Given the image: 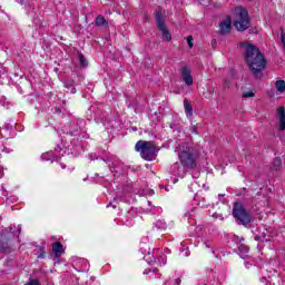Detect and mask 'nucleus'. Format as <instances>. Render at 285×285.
I'll use <instances>...</instances> for the list:
<instances>
[{"label": "nucleus", "instance_id": "nucleus-1", "mask_svg": "<svg viewBox=\"0 0 285 285\" xmlns=\"http://www.w3.org/2000/svg\"><path fill=\"white\" fill-rule=\"evenodd\" d=\"M245 61L256 79H262V71L266 68V58L253 45H246Z\"/></svg>", "mask_w": 285, "mask_h": 285}, {"label": "nucleus", "instance_id": "nucleus-2", "mask_svg": "<svg viewBox=\"0 0 285 285\" xmlns=\"http://www.w3.org/2000/svg\"><path fill=\"white\" fill-rule=\"evenodd\" d=\"M178 158L185 170H193L197 168V158L195 157V149L190 145L179 146Z\"/></svg>", "mask_w": 285, "mask_h": 285}, {"label": "nucleus", "instance_id": "nucleus-3", "mask_svg": "<svg viewBox=\"0 0 285 285\" xmlns=\"http://www.w3.org/2000/svg\"><path fill=\"white\" fill-rule=\"evenodd\" d=\"M135 150L140 153V157L146 161H153L157 158L158 149L154 141L139 140L135 146Z\"/></svg>", "mask_w": 285, "mask_h": 285}, {"label": "nucleus", "instance_id": "nucleus-4", "mask_svg": "<svg viewBox=\"0 0 285 285\" xmlns=\"http://www.w3.org/2000/svg\"><path fill=\"white\" fill-rule=\"evenodd\" d=\"M234 12L236 17L234 26L238 30V32H244V30H248V28H250L248 11H246V9L242 7H237Z\"/></svg>", "mask_w": 285, "mask_h": 285}, {"label": "nucleus", "instance_id": "nucleus-5", "mask_svg": "<svg viewBox=\"0 0 285 285\" xmlns=\"http://www.w3.org/2000/svg\"><path fill=\"white\" fill-rule=\"evenodd\" d=\"M233 215L235 217V219H237V222L239 224H243V226H248V224L252 222L253 217L250 216V214H248L246 212V209L244 208V205H242L240 203H236L234 204L233 207Z\"/></svg>", "mask_w": 285, "mask_h": 285}, {"label": "nucleus", "instance_id": "nucleus-6", "mask_svg": "<svg viewBox=\"0 0 285 285\" xmlns=\"http://www.w3.org/2000/svg\"><path fill=\"white\" fill-rule=\"evenodd\" d=\"M155 17L158 30H160L163 35V39L165 41H170V39H173V36L170 35V32H168V28H166V20L164 19V12L161 8L156 9Z\"/></svg>", "mask_w": 285, "mask_h": 285}, {"label": "nucleus", "instance_id": "nucleus-7", "mask_svg": "<svg viewBox=\"0 0 285 285\" xmlns=\"http://www.w3.org/2000/svg\"><path fill=\"white\" fill-rule=\"evenodd\" d=\"M181 79L186 86H193V75L190 73V69H188V67L181 68Z\"/></svg>", "mask_w": 285, "mask_h": 285}, {"label": "nucleus", "instance_id": "nucleus-8", "mask_svg": "<svg viewBox=\"0 0 285 285\" xmlns=\"http://www.w3.org/2000/svg\"><path fill=\"white\" fill-rule=\"evenodd\" d=\"M219 28H220V35H228V32H230V28H232L230 18H226L225 20H223L219 23Z\"/></svg>", "mask_w": 285, "mask_h": 285}, {"label": "nucleus", "instance_id": "nucleus-9", "mask_svg": "<svg viewBox=\"0 0 285 285\" xmlns=\"http://www.w3.org/2000/svg\"><path fill=\"white\" fill-rule=\"evenodd\" d=\"M277 112H278V119H279L278 130L284 132V130H285V109H284V107H279L277 109Z\"/></svg>", "mask_w": 285, "mask_h": 285}, {"label": "nucleus", "instance_id": "nucleus-10", "mask_svg": "<svg viewBox=\"0 0 285 285\" xmlns=\"http://www.w3.org/2000/svg\"><path fill=\"white\" fill-rule=\"evenodd\" d=\"M184 109L187 117H193V106H190V102L188 101V99L184 100Z\"/></svg>", "mask_w": 285, "mask_h": 285}, {"label": "nucleus", "instance_id": "nucleus-11", "mask_svg": "<svg viewBox=\"0 0 285 285\" xmlns=\"http://www.w3.org/2000/svg\"><path fill=\"white\" fill-rule=\"evenodd\" d=\"M238 255L243 258L246 259L248 256V247L246 245H240L238 247Z\"/></svg>", "mask_w": 285, "mask_h": 285}, {"label": "nucleus", "instance_id": "nucleus-12", "mask_svg": "<svg viewBox=\"0 0 285 285\" xmlns=\"http://www.w3.org/2000/svg\"><path fill=\"white\" fill-rule=\"evenodd\" d=\"M271 168L272 170H279L282 168V158L276 157Z\"/></svg>", "mask_w": 285, "mask_h": 285}, {"label": "nucleus", "instance_id": "nucleus-13", "mask_svg": "<svg viewBox=\"0 0 285 285\" xmlns=\"http://www.w3.org/2000/svg\"><path fill=\"white\" fill-rule=\"evenodd\" d=\"M275 88L277 92H285V81L284 80H277L275 82Z\"/></svg>", "mask_w": 285, "mask_h": 285}, {"label": "nucleus", "instance_id": "nucleus-14", "mask_svg": "<svg viewBox=\"0 0 285 285\" xmlns=\"http://www.w3.org/2000/svg\"><path fill=\"white\" fill-rule=\"evenodd\" d=\"M52 250L56 254L61 253V250H63V245H61V243H53Z\"/></svg>", "mask_w": 285, "mask_h": 285}, {"label": "nucleus", "instance_id": "nucleus-15", "mask_svg": "<svg viewBox=\"0 0 285 285\" xmlns=\"http://www.w3.org/2000/svg\"><path fill=\"white\" fill-rule=\"evenodd\" d=\"M106 23V18L104 16H98L96 18V26H105Z\"/></svg>", "mask_w": 285, "mask_h": 285}, {"label": "nucleus", "instance_id": "nucleus-16", "mask_svg": "<svg viewBox=\"0 0 285 285\" xmlns=\"http://www.w3.org/2000/svg\"><path fill=\"white\" fill-rule=\"evenodd\" d=\"M78 57H79L80 66L86 68V66H88V61L86 60V57H83L82 53H79Z\"/></svg>", "mask_w": 285, "mask_h": 285}, {"label": "nucleus", "instance_id": "nucleus-17", "mask_svg": "<svg viewBox=\"0 0 285 285\" xmlns=\"http://www.w3.org/2000/svg\"><path fill=\"white\" fill-rule=\"evenodd\" d=\"M243 97L245 98V99H248V98H250V97H255V92H253V91H245V92H243Z\"/></svg>", "mask_w": 285, "mask_h": 285}, {"label": "nucleus", "instance_id": "nucleus-18", "mask_svg": "<svg viewBox=\"0 0 285 285\" xmlns=\"http://www.w3.org/2000/svg\"><path fill=\"white\" fill-rule=\"evenodd\" d=\"M50 157H52V154L50 153L41 155V159H43L45 161H50Z\"/></svg>", "mask_w": 285, "mask_h": 285}, {"label": "nucleus", "instance_id": "nucleus-19", "mask_svg": "<svg viewBox=\"0 0 285 285\" xmlns=\"http://www.w3.org/2000/svg\"><path fill=\"white\" fill-rule=\"evenodd\" d=\"M187 43L189 48H193V36L187 37Z\"/></svg>", "mask_w": 285, "mask_h": 285}, {"label": "nucleus", "instance_id": "nucleus-20", "mask_svg": "<svg viewBox=\"0 0 285 285\" xmlns=\"http://www.w3.org/2000/svg\"><path fill=\"white\" fill-rule=\"evenodd\" d=\"M179 168V164L178 163H176V164H174V166H173V173H177V169Z\"/></svg>", "mask_w": 285, "mask_h": 285}, {"label": "nucleus", "instance_id": "nucleus-21", "mask_svg": "<svg viewBox=\"0 0 285 285\" xmlns=\"http://www.w3.org/2000/svg\"><path fill=\"white\" fill-rule=\"evenodd\" d=\"M26 285H39V282L33 279V281L27 283Z\"/></svg>", "mask_w": 285, "mask_h": 285}, {"label": "nucleus", "instance_id": "nucleus-22", "mask_svg": "<svg viewBox=\"0 0 285 285\" xmlns=\"http://www.w3.org/2000/svg\"><path fill=\"white\" fill-rule=\"evenodd\" d=\"M175 284H176V285L181 284V279H180V278H176V279H175Z\"/></svg>", "mask_w": 285, "mask_h": 285}, {"label": "nucleus", "instance_id": "nucleus-23", "mask_svg": "<svg viewBox=\"0 0 285 285\" xmlns=\"http://www.w3.org/2000/svg\"><path fill=\"white\" fill-rule=\"evenodd\" d=\"M1 250H3V253H10V250L8 249V247H2Z\"/></svg>", "mask_w": 285, "mask_h": 285}, {"label": "nucleus", "instance_id": "nucleus-24", "mask_svg": "<svg viewBox=\"0 0 285 285\" xmlns=\"http://www.w3.org/2000/svg\"><path fill=\"white\" fill-rule=\"evenodd\" d=\"M213 217H215V218H217V217H219V214H213Z\"/></svg>", "mask_w": 285, "mask_h": 285}, {"label": "nucleus", "instance_id": "nucleus-25", "mask_svg": "<svg viewBox=\"0 0 285 285\" xmlns=\"http://www.w3.org/2000/svg\"><path fill=\"white\" fill-rule=\"evenodd\" d=\"M40 259H43V254H39L38 256Z\"/></svg>", "mask_w": 285, "mask_h": 285}, {"label": "nucleus", "instance_id": "nucleus-26", "mask_svg": "<svg viewBox=\"0 0 285 285\" xmlns=\"http://www.w3.org/2000/svg\"><path fill=\"white\" fill-rule=\"evenodd\" d=\"M206 247H207V248H210V245H208V244L206 243Z\"/></svg>", "mask_w": 285, "mask_h": 285}, {"label": "nucleus", "instance_id": "nucleus-27", "mask_svg": "<svg viewBox=\"0 0 285 285\" xmlns=\"http://www.w3.org/2000/svg\"><path fill=\"white\" fill-rule=\"evenodd\" d=\"M61 168H66V165L62 164V165H61Z\"/></svg>", "mask_w": 285, "mask_h": 285}]
</instances>
